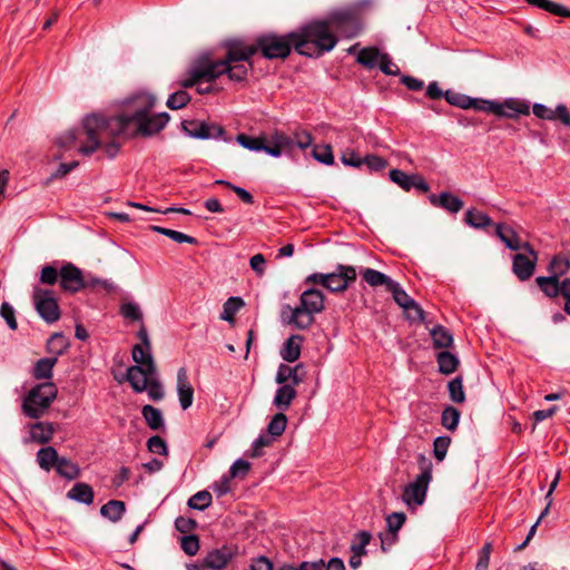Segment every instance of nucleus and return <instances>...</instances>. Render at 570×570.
<instances>
[{
  "instance_id": "f257e3e1",
  "label": "nucleus",
  "mask_w": 570,
  "mask_h": 570,
  "mask_svg": "<svg viewBox=\"0 0 570 570\" xmlns=\"http://www.w3.org/2000/svg\"><path fill=\"white\" fill-rule=\"evenodd\" d=\"M155 105L154 95L139 92L127 99L122 111L117 116H87L82 121L87 141L80 146L79 153L90 156L106 142L105 151L109 158H114L120 145L115 141L107 142L109 139L118 136L132 139L157 135L166 127L170 116L168 112L151 114Z\"/></svg>"
},
{
  "instance_id": "f03ea898",
  "label": "nucleus",
  "mask_w": 570,
  "mask_h": 570,
  "mask_svg": "<svg viewBox=\"0 0 570 570\" xmlns=\"http://www.w3.org/2000/svg\"><path fill=\"white\" fill-rule=\"evenodd\" d=\"M295 51L307 58H320L332 51L338 42L337 36L323 19L312 20L293 31Z\"/></svg>"
},
{
  "instance_id": "7ed1b4c3",
  "label": "nucleus",
  "mask_w": 570,
  "mask_h": 570,
  "mask_svg": "<svg viewBox=\"0 0 570 570\" xmlns=\"http://www.w3.org/2000/svg\"><path fill=\"white\" fill-rule=\"evenodd\" d=\"M324 309V295L320 289H305L299 297V304L292 308L286 305L282 312L287 324L294 325L297 330H307L315 322V315Z\"/></svg>"
},
{
  "instance_id": "20e7f679",
  "label": "nucleus",
  "mask_w": 570,
  "mask_h": 570,
  "mask_svg": "<svg viewBox=\"0 0 570 570\" xmlns=\"http://www.w3.org/2000/svg\"><path fill=\"white\" fill-rule=\"evenodd\" d=\"M293 31L286 33L265 32L254 39L256 55L266 60H285L295 50Z\"/></svg>"
},
{
  "instance_id": "39448f33",
  "label": "nucleus",
  "mask_w": 570,
  "mask_h": 570,
  "mask_svg": "<svg viewBox=\"0 0 570 570\" xmlns=\"http://www.w3.org/2000/svg\"><path fill=\"white\" fill-rule=\"evenodd\" d=\"M194 66L203 82L215 81L223 75H226L230 81L245 82L248 76V67L235 66L230 68L222 59L214 60L209 57H200Z\"/></svg>"
},
{
  "instance_id": "423d86ee",
  "label": "nucleus",
  "mask_w": 570,
  "mask_h": 570,
  "mask_svg": "<svg viewBox=\"0 0 570 570\" xmlns=\"http://www.w3.org/2000/svg\"><path fill=\"white\" fill-rule=\"evenodd\" d=\"M58 389L52 382L33 386L22 401V412L30 419H40L55 401Z\"/></svg>"
},
{
  "instance_id": "0eeeda50",
  "label": "nucleus",
  "mask_w": 570,
  "mask_h": 570,
  "mask_svg": "<svg viewBox=\"0 0 570 570\" xmlns=\"http://www.w3.org/2000/svg\"><path fill=\"white\" fill-rule=\"evenodd\" d=\"M32 303L38 315L46 323L53 324L60 320L61 309L53 291L35 286L32 291Z\"/></svg>"
},
{
  "instance_id": "6e6552de",
  "label": "nucleus",
  "mask_w": 570,
  "mask_h": 570,
  "mask_svg": "<svg viewBox=\"0 0 570 570\" xmlns=\"http://www.w3.org/2000/svg\"><path fill=\"white\" fill-rule=\"evenodd\" d=\"M420 460L425 463L422 472L415 478V480L406 485L403 491V501L409 507L422 505L425 501L429 483L432 480V463L426 461L424 455H420Z\"/></svg>"
},
{
  "instance_id": "1a4fd4ad",
  "label": "nucleus",
  "mask_w": 570,
  "mask_h": 570,
  "mask_svg": "<svg viewBox=\"0 0 570 570\" xmlns=\"http://www.w3.org/2000/svg\"><path fill=\"white\" fill-rule=\"evenodd\" d=\"M323 21L327 22L328 28L334 33L340 32L346 38L357 36L361 30L360 20L353 9L334 10Z\"/></svg>"
},
{
  "instance_id": "9d476101",
  "label": "nucleus",
  "mask_w": 570,
  "mask_h": 570,
  "mask_svg": "<svg viewBox=\"0 0 570 570\" xmlns=\"http://www.w3.org/2000/svg\"><path fill=\"white\" fill-rule=\"evenodd\" d=\"M226 53L222 58L223 62L228 67L235 66L248 67V71L253 69L252 57L256 55L255 45L246 43L240 39H232L225 42Z\"/></svg>"
},
{
  "instance_id": "9b49d317",
  "label": "nucleus",
  "mask_w": 570,
  "mask_h": 570,
  "mask_svg": "<svg viewBox=\"0 0 570 570\" xmlns=\"http://www.w3.org/2000/svg\"><path fill=\"white\" fill-rule=\"evenodd\" d=\"M183 130L193 138L197 139H218L224 137L225 129L214 122L197 121V120H184L181 122Z\"/></svg>"
},
{
  "instance_id": "f8f14e48",
  "label": "nucleus",
  "mask_w": 570,
  "mask_h": 570,
  "mask_svg": "<svg viewBox=\"0 0 570 570\" xmlns=\"http://www.w3.org/2000/svg\"><path fill=\"white\" fill-rule=\"evenodd\" d=\"M356 277L355 267L338 264L334 272L327 273L326 289L333 293L344 292Z\"/></svg>"
},
{
  "instance_id": "ddd939ff",
  "label": "nucleus",
  "mask_w": 570,
  "mask_h": 570,
  "mask_svg": "<svg viewBox=\"0 0 570 570\" xmlns=\"http://www.w3.org/2000/svg\"><path fill=\"white\" fill-rule=\"evenodd\" d=\"M238 548L234 544H223L212 549L204 557L205 566L209 570H224L237 557Z\"/></svg>"
},
{
  "instance_id": "4468645a",
  "label": "nucleus",
  "mask_w": 570,
  "mask_h": 570,
  "mask_svg": "<svg viewBox=\"0 0 570 570\" xmlns=\"http://www.w3.org/2000/svg\"><path fill=\"white\" fill-rule=\"evenodd\" d=\"M530 102L520 98H507L502 102L495 101L493 115L500 118L517 119L530 115Z\"/></svg>"
},
{
  "instance_id": "2eb2a0df",
  "label": "nucleus",
  "mask_w": 570,
  "mask_h": 570,
  "mask_svg": "<svg viewBox=\"0 0 570 570\" xmlns=\"http://www.w3.org/2000/svg\"><path fill=\"white\" fill-rule=\"evenodd\" d=\"M60 287L63 292L76 294L85 288L82 271L72 263L60 268Z\"/></svg>"
},
{
  "instance_id": "dca6fc26",
  "label": "nucleus",
  "mask_w": 570,
  "mask_h": 570,
  "mask_svg": "<svg viewBox=\"0 0 570 570\" xmlns=\"http://www.w3.org/2000/svg\"><path fill=\"white\" fill-rule=\"evenodd\" d=\"M387 292H390L393 295V299L395 303L402 307L404 311L414 314H409V317L412 320H424V311L423 308L412 298L407 295V293L402 288V286L393 281L390 287L387 288Z\"/></svg>"
},
{
  "instance_id": "f3484780",
  "label": "nucleus",
  "mask_w": 570,
  "mask_h": 570,
  "mask_svg": "<svg viewBox=\"0 0 570 570\" xmlns=\"http://www.w3.org/2000/svg\"><path fill=\"white\" fill-rule=\"evenodd\" d=\"M277 570H345V564L341 558L334 557L327 563L323 559L314 561L284 562Z\"/></svg>"
},
{
  "instance_id": "a211bd4d",
  "label": "nucleus",
  "mask_w": 570,
  "mask_h": 570,
  "mask_svg": "<svg viewBox=\"0 0 570 570\" xmlns=\"http://www.w3.org/2000/svg\"><path fill=\"white\" fill-rule=\"evenodd\" d=\"M532 111L535 117L543 120H560L564 126L570 127V112L564 105H558L554 110L543 104H534Z\"/></svg>"
},
{
  "instance_id": "6ab92c4d",
  "label": "nucleus",
  "mask_w": 570,
  "mask_h": 570,
  "mask_svg": "<svg viewBox=\"0 0 570 570\" xmlns=\"http://www.w3.org/2000/svg\"><path fill=\"white\" fill-rule=\"evenodd\" d=\"M537 263V257H528L525 254L518 253L513 256L512 272L519 281H528L534 274Z\"/></svg>"
},
{
  "instance_id": "aec40b11",
  "label": "nucleus",
  "mask_w": 570,
  "mask_h": 570,
  "mask_svg": "<svg viewBox=\"0 0 570 570\" xmlns=\"http://www.w3.org/2000/svg\"><path fill=\"white\" fill-rule=\"evenodd\" d=\"M304 365L302 363L295 366H288L286 364H281L277 368L275 382L277 384H287L293 385L294 387L299 385L304 381Z\"/></svg>"
},
{
  "instance_id": "412c9836",
  "label": "nucleus",
  "mask_w": 570,
  "mask_h": 570,
  "mask_svg": "<svg viewBox=\"0 0 570 570\" xmlns=\"http://www.w3.org/2000/svg\"><path fill=\"white\" fill-rule=\"evenodd\" d=\"M271 145L264 141V149L262 151L266 153L272 157H279L283 153H292L293 144L292 137L285 135L284 132L276 131L272 135Z\"/></svg>"
},
{
  "instance_id": "4be33fe9",
  "label": "nucleus",
  "mask_w": 570,
  "mask_h": 570,
  "mask_svg": "<svg viewBox=\"0 0 570 570\" xmlns=\"http://www.w3.org/2000/svg\"><path fill=\"white\" fill-rule=\"evenodd\" d=\"M429 200L432 206L440 207L449 213L456 214L463 208V202L450 191L440 195L431 194Z\"/></svg>"
},
{
  "instance_id": "5701e85b",
  "label": "nucleus",
  "mask_w": 570,
  "mask_h": 570,
  "mask_svg": "<svg viewBox=\"0 0 570 570\" xmlns=\"http://www.w3.org/2000/svg\"><path fill=\"white\" fill-rule=\"evenodd\" d=\"M177 393L183 410L191 406L194 400V389L188 382L187 371L180 367L177 372Z\"/></svg>"
},
{
  "instance_id": "b1692460",
  "label": "nucleus",
  "mask_w": 570,
  "mask_h": 570,
  "mask_svg": "<svg viewBox=\"0 0 570 570\" xmlns=\"http://www.w3.org/2000/svg\"><path fill=\"white\" fill-rule=\"evenodd\" d=\"M156 373H147L142 366L132 365L128 367L126 379L135 392L141 393L147 390L148 380Z\"/></svg>"
},
{
  "instance_id": "393cba45",
  "label": "nucleus",
  "mask_w": 570,
  "mask_h": 570,
  "mask_svg": "<svg viewBox=\"0 0 570 570\" xmlns=\"http://www.w3.org/2000/svg\"><path fill=\"white\" fill-rule=\"evenodd\" d=\"M303 336L298 334L291 335L284 343L281 350V356L284 361L293 363L301 356V345Z\"/></svg>"
},
{
  "instance_id": "a878e982",
  "label": "nucleus",
  "mask_w": 570,
  "mask_h": 570,
  "mask_svg": "<svg viewBox=\"0 0 570 570\" xmlns=\"http://www.w3.org/2000/svg\"><path fill=\"white\" fill-rule=\"evenodd\" d=\"M132 360L136 365L142 366L147 373H157L156 364L151 355V350H147L140 344L132 347Z\"/></svg>"
},
{
  "instance_id": "bb28decb",
  "label": "nucleus",
  "mask_w": 570,
  "mask_h": 570,
  "mask_svg": "<svg viewBox=\"0 0 570 570\" xmlns=\"http://www.w3.org/2000/svg\"><path fill=\"white\" fill-rule=\"evenodd\" d=\"M67 498L83 504H91L95 499L92 488L83 482H78L67 492Z\"/></svg>"
},
{
  "instance_id": "cd10ccee",
  "label": "nucleus",
  "mask_w": 570,
  "mask_h": 570,
  "mask_svg": "<svg viewBox=\"0 0 570 570\" xmlns=\"http://www.w3.org/2000/svg\"><path fill=\"white\" fill-rule=\"evenodd\" d=\"M281 386L276 390L273 404L282 410L286 411L292 402L296 399L297 392L293 385L279 384Z\"/></svg>"
},
{
  "instance_id": "c85d7f7f",
  "label": "nucleus",
  "mask_w": 570,
  "mask_h": 570,
  "mask_svg": "<svg viewBox=\"0 0 570 570\" xmlns=\"http://www.w3.org/2000/svg\"><path fill=\"white\" fill-rule=\"evenodd\" d=\"M495 235L509 249H520V237L511 226L504 224H497Z\"/></svg>"
},
{
  "instance_id": "c756f323",
  "label": "nucleus",
  "mask_w": 570,
  "mask_h": 570,
  "mask_svg": "<svg viewBox=\"0 0 570 570\" xmlns=\"http://www.w3.org/2000/svg\"><path fill=\"white\" fill-rule=\"evenodd\" d=\"M360 274L363 281L371 287L384 286L386 291L394 281L386 274L368 267L362 268Z\"/></svg>"
},
{
  "instance_id": "7c9ffc66",
  "label": "nucleus",
  "mask_w": 570,
  "mask_h": 570,
  "mask_svg": "<svg viewBox=\"0 0 570 570\" xmlns=\"http://www.w3.org/2000/svg\"><path fill=\"white\" fill-rule=\"evenodd\" d=\"M56 429L50 422H38L31 425L30 436L33 441L46 444L48 443L55 433Z\"/></svg>"
},
{
  "instance_id": "2f4dec72",
  "label": "nucleus",
  "mask_w": 570,
  "mask_h": 570,
  "mask_svg": "<svg viewBox=\"0 0 570 570\" xmlns=\"http://www.w3.org/2000/svg\"><path fill=\"white\" fill-rule=\"evenodd\" d=\"M57 362V356L38 360L33 366L32 376L36 380H50L53 375L52 370Z\"/></svg>"
},
{
  "instance_id": "473e14b6",
  "label": "nucleus",
  "mask_w": 570,
  "mask_h": 570,
  "mask_svg": "<svg viewBox=\"0 0 570 570\" xmlns=\"http://www.w3.org/2000/svg\"><path fill=\"white\" fill-rule=\"evenodd\" d=\"M59 459L60 456L53 446L41 448L37 452V462L47 472L53 468L56 469Z\"/></svg>"
},
{
  "instance_id": "72a5a7b5",
  "label": "nucleus",
  "mask_w": 570,
  "mask_h": 570,
  "mask_svg": "<svg viewBox=\"0 0 570 570\" xmlns=\"http://www.w3.org/2000/svg\"><path fill=\"white\" fill-rule=\"evenodd\" d=\"M125 511V502L119 500H110L100 508V514L111 522H118L122 518Z\"/></svg>"
},
{
  "instance_id": "f704fd0d",
  "label": "nucleus",
  "mask_w": 570,
  "mask_h": 570,
  "mask_svg": "<svg viewBox=\"0 0 570 570\" xmlns=\"http://www.w3.org/2000/svg\"><path fill=\"white\" fill-rule=\"evenodd\" d=\"M436 362L439 365V371L445 375L454 373L460 364L458 356L449 351H442L438 353Z\"/></svg>"
},
{
  "instance_id": "c9c22d12",
  "label": "nucleus",
  "mask_w": 570,
  "mask_h": 570,
  "mask_svg": "<svg viewBox=\"0 0 570 570\" xmlns=\"http://www.w3.org/2000/svg\"><path fill=\"white\" fill-rule=\"evenodd\" d=\"M47 352L57 356V358L65 354L69 347L68 338L60 332L53 333L47 341Z\"/></svg>"
},
{
  "instance_id": "e433bc0d",
  "label": "nucleus",
  "mask_w": 570,
  "mask_h": 570,
  "mask_svg": "<svg viewBox=\"0 0 570 570\" xmlns=\"http://www.w3.org/2000/svg\"><path fill=\"white\" fill-rule=\"evenodd\" d=\"M141 414L144 416L147 425L151 430L157 431V430H160L164 428V425H165L164 416L159 409L147 404V405L142 406Z\"/></svg>"
},
{
  "instance_id": "4c0bfd02",
  "label": "nucleus",
  "mask_w": 570,
  "mask_h": 570,
  "mask_svg": "<svg viewBox=\"0 0 570 570\" xmlns=\"http://www.w3.org/2000/svg\"><path fill=\"white\" fill-rule=\"evenodd\" d=\"M56 472L67 480H75L80 476L81 470L77 463L65 456H60L56 466Z\"/></svg>"
},
{
  "instance_id": "58836bf2",
  "label": "nucleus",
  "mask_w": 570,
  "mask_h": 570,
  "mask_svg": "<svg viewBox=\"0 0 570 570\" xmlns=\"http://www.w3.org/2000/svg\"><path fill=\"white\" fill-rule=\"evenodd\" d=\"M529 4L550 12L554 16L570 18V9L551 0H525Z\"/></svg>"
},
{
  "instance_id": "ea45409f",
  "label": "nucleus",
  "mask_w": 570,
  "mask_h": 570,
  "mask_svg": "<svg viewBox=\"0 0 570 570\" xmlns=\"http://www.w3.org/2000/svg\"><path fill=\"white\" fill-rule=\"evenodd\" d=\"M431 336L435 348H448L453 345V335L442 325H435L431 330Z\"/></svg>"
},
{
  "instance_id": "a19ab883",
  "label": "nucleus",
  "mask_w": 570,
  "mask_h": 570,
  "mask_svg": "<svg viewBox=\"0 0 570 570\" xmlns=\"http://www.w3.org/2000/svg\"><path fill=\"white\" fill-rule=\"evenodd\" d=\"M464 222L476 229H484L489 226L493 225L492 219L489 215L475 210V209H468L465 213Z\"/></svg>"
},
{
  "instance_id": "79ce46f5",
  "label": "nucleus",
  "mask_w": 570,
  "mask_h": 570,
  "mask_svg": "<svg viewBox=\"0 0 570 570\" xmlns=\"http://www.w3.org/2000/svg\"><path fill=\"white\" fill-rule=\"evenodd\" d=\"M539 288L551 298L560 295V283L556 276H539L535 278Z\"/></svg>"
},
{
  "instance_id": "37998d69",
  "label": "nucleus",
  "mask_w": 570,
  "mask_h": 570,
  "mask_svg": "<svg viewBox=\"0 0 570 570\" xmlns=\"http://www.w3.org/2000/svg\"><path fill=\"white\" fill-rule=\"evenodd\" d=\"M381 53L375 47H366L360 50L357 55V62L368 69H373L379 66Z\"/></svg>"
},
{
  "instance_id": "c03bdc74",
  "label": "nucleus",
  "mask_w": 570,
  "mask_h": 570,
  "mask_svg": "<svg viewBox=\"0 0 570 570\" xmlns=\"http://www.w3.org/2000/svg\"><path fill=\"white\" fill-rule=\"evenodd\" d=\"M390 179L405 191L413 188L416 174H406L401 169H392L389 173Z\"/></svg>"
},
{
  "instance_id": "a18cd8bd",
  "label": "nucleus",
  "mask_w": 570,
  "mask_h": 570,
  "mask_svg": "<svg viewBox=\"0 0 570 570\" xmlns=\"http://www.w3.org/2000/svg\"><path fill=\"white\" fill-rule=\"evenodd\" d=\"M236 141L244 148L250 151H262L264 149V136H249L246 134H239L236 137Z\"/></svg>"
},
{
  "instance_id": "49530a36",
  "label": "nucleus",
  "mask_w": 570,
  "mask_h": 570,
  "mask_svg": "<svg viewBox=\"0 0 570 570\" xmlns=\"http://www.w3.org/2000/svg\"><path fill=\"white\" fill-rule=\"evenodd\" d=\"M372 534L368 531H360L355 534L351 544V551L357 556H366V546L370 543Z\"/></svg>"
},
{
  "instance_id": "de8ad7c7",
  "label": "nucleus",
  "mask_w": 570,
  "mask_h": 570,
  "mask_svg": "<svg viewBox=\"0 0 570 570\" xmlns=\"http://www.w3.org/2000/svg\"><path fill=\"white\" fill-rule=\"evenodd\" d=\"M460 411L454 406H446L441 416L442 425L449 431H455L460 421Z\"/></svg>"
},
{
  "instance_id": "09e8293b",
  "label": "nucleus",
  "mask_w": 570,
  "mask_h": 570,
  "mask_svg": "<svg viewBox=\"0 0 570 570\" xmlns=\"http://www.w3.org/2000/svg\"><path fill=\"white\" fill-rule=\"evenodd\" d=\"M244 306V301L240 297L232 296L225 303L220 318L224 321H233L235 314Z\"/></svg>"
},
{
  "instance_id": "8fccbe9b",
  "label": "nucleus",
  "mask_w": 570,
  "mask_h": 570,
  "mask_svg": "<svg viewBox=\"0 0 570 570\" xmlns=\"http://www.w3.org/2000/svg\"><path fill=\"white\" fill-rule=\"evenodd\" d=\"M569 269L570 259L563 255H556L549 265L551 276H556L557 278H560L562 275L568 273Z\"/></svg>"
},
{
  "instance_id": "3c124183",
  "label": "nucleus",
  "mask_w": 570,
  "mask_h": 570,
  "mask_svg": "<svg viewBox=\"0 0 570 570\" xmlns=\"http://www.w3.org/2000/svg\"><path fill=\"white\" fill-rule=\"evenodd\" d=\"M212 503V494L210 492L203 490L195 493L191 498H189L187 505L190 509L203 511L208 508Z\"/></svg>"
},
{
  "instance_id": "603ef678",
  "label": "nucleus",
  "mask_w": 570,
  "mask_h": 570,
  "mask_svg": "<svg viewBox=\"0 0 570 570\" xmlns=\"http://www.w3.org/2000/svg\"><path fill=\"white\" fill-rule=\"evenodd\" d=\"M287 417L284 413L279 412L273 416L267 425V432L271 436H281L286 429Z\"/></svg>"
},
{
  "instance_id": "864d4df0",
  "label": "nucleus",
  "mask_w": 570,
  "mask_h": 570,
  "mask_svg": "<svg viewBox=\"0 0 570 570\" xmlns=\"http://www.w3.org/2000/svg\"><path fill=\"white\" fill-rule=\"evenodd\" d=\"M450 399L454 403H463L465 401V394L463 391V381L461 376H456L451 380L448 384Z\"/></svg>"
},
{
  "instance_id": "5fc2aeb1",
  "label": "nucleus",
  "mask_w": 570,
  "mask_h": 570,
  "mask_svg": "<svg viewBox=\"0 0 570 570\" xmlns=\"http://www.w3.org/2000/svg\"><path fill=\"white\" fill-rule=\"evenodd\" d=\"M190 99L191 97L187 91L178 90L168 97L166 105L171 110H178L184 108Z\"/></svg>"
},
{
  "instance_id": "6e6d98bb",
  "label": "nucleus",
  "mask_w": 570,
  "mask_h": 570,
  "mask_svg": "<svg viewBox=\"0 0 570 570\" xmlns=\"http://www.w3.org/2000/svg\"><path fill=\"white\" fill-rule=\"evenodd\" d=\"M181 550L189 557H194L200 549L199 538L196 534L184 535L180 539Z\"/></svg>"
},
{
  "instance_id": "4d7b16f0",
  "label": "nucleus",
  "mask_w": 570,
  "mask_h": 570,
  "mask_svg": "<svg viewBox=\"0 0 570 570\" xmlns=\"http://www.w3.org/2000/svg\"><path fill=\"white\" fill-rule=\"evenodd\" d=\"M39 281L43 285H55L60 281V269L53 265H45L41 268Z\"/></svg>"
},
{
  "instance_id": "13d9d810",
  "label": "nucleus",
  "mask_w": 570,
  "mask_h": 570,
  "mask_svg": "<svg viewBox=\"0 0 570 570\" xmlns=\"http://www.w3.org/2000/svg\"><path fill=\"white\" fill-rule=\"evenodd\" d=\"M313 157L324 165L334 164V154L330 145L316 146L312 151Z\"/></svg>"
},
{
  "instance_id": "bf43d9fd",
  "label": "nucleus",
  "mask_w": 570,
  "mask_h": 570,
  "mask_svg": "<svg viewBox=\"0 0 570 570\" xmlns=\"http://www.w3.org/2000/svg\"><path fill=\"white\" fill-rule=\"evenodd\" d=\"M120 314L132 322L142 320V312L137 303L127 302L120 306Z\"/></svg>"
},
{
  "instance_id": "052dcab7",
  "label": "nucleus",
  "mask_w": 570,
  "mask_h": 570,
  "mask_svg": "<svg viewBox=\"0 0 570 570\" xmlns=\"http://www.w3.org/2000/svg\"><path fill=\"white\" fill-rule=\"evenodd\" d=\"M450 444H451L450 436L442 435V436H438L434 440L433 453H434L435 459L439 462H441L445 459Z\"/></svg>"
},
{
  "instance_id": "680f3d73",
  "label": "nucleus",
  "mask_w": 570,
  "mask_h": 570,
  "mask_svg": "<svg viewBox=\"0 0 570 570\" xmlns=\"http://www.w3.org/2000/svg\"><path fill=\"white\" fill-rule=\"evenodd\" d=\"M362 166H366L370 173L383 170L387 166V161L376 155H367L362 158Z\"/></svg>"
},
{
  "instance_id": "e2e57ef3",
  "label": "nucleus",
  "mask_w": 570,
  "mask_h": 570,
  "mask_svg": "<svg viewBox=\"0 0 570 570\" xmlns=\"http://www.w3.org/2000/svg\"><path fill=\"white\" fill-rule=\"evenodd\" d=\"M444 99L452 106L469 109L470 97L453 90H446Z\"/></svg>"
},
{
  "instance_id": "0e129e2a",
  "label": "nucleus",
  "mask_w": 570,
  "mask_h": 570,
  "mask_svg": "<svg viewBox=\"0 0 570 570\" xmlns=\"http://www.w3.org/2000/svg\"><path fill=\"white\" fill-rule=\"evenodd\" d=\"M250 469V463L243 460V459H238L236 460L232 466L229 468V471H228V475L229 478H239V479H244L246 476V474L248 473Z\"/></svg>"
},
{
  "instance_id": "69168bd1",
  "label": "nucleus",
  "mask_w": 570,
  "mask_h": 570,
  "mask_svg": "<svg viewBox=\"0 0 570 570\" xmlns=\"http://www.w3.org/2000/svg\"><path fill=\"white\" fill-rule=\"evenodd\" d=\"M406 520V515L403 512H393L386 517L387 530L392 533H396L403 527Z\"/></svg>"
},
{
  "instance_id": "338daca9",
  "label": "nucleus",
  "mask_w": 570,
  "mask_h": 570,
  "mask_svg": "<svg viewBox=\"0 0 570 570\" xmlns=\"http://www.w3.org/2000/svg\"><path fill=\"white\" fill-rule=\"evenodd\" d=\"M0 315L6 321L10 330H17L18 323L14 315V308L8 302H3L1 304Z\"/></svg>"
},
{
  "instance_id": "774afa93",
  "label": "nucleus",
  "mask_w": 570,
  "mask_h": 570,
  "mask_svg": "<svg viewBox=\"0 0 570 570\" xmlns=\"http://www.w3.org/2000/svg\"><path fill=\"white\" fill-rule=\"evenodd\" d=\"M379 67L381 71L387 76L401 75L400 68L391 60L387 53L381 55Z\"/></svg>"
}]
</instances>
